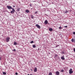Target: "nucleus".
<instances>
[{
  "label": "nucleus",
  "instance_id": "21",
  "mask_svg": "<svg viewBox=\"0 0 75 75\" xmlns=\"http://www.w3.org/2000/svg\"><path fill=\"white\" fill-rule=\"evenodd\" d=\"M64 71V70L63 69H62L61 70V72H63Z\"/></svg>",
  "mask_w": 75,
  "mask_h": 75
},
{
  "label": "nucleus",
  "instance_id": "19",
  "mask_svg": "<svg viewBox=\"0 0 75 75\" xmlns=\"http://www.w3.org/2000/svg\"><path fill=\"white\" fill-rule=\"evenodd\" d=\"M49 75H52V73L50 72L49 73Z\"/></svg>",
  "mask_w": 75,
  "mask_h": 75
},
{
  "label": "nucleus",
  "instance_id": "20",
  "mask_svg": "<svg viewBox=\"0 0 75 75\" xmlns=\"http://www.w3.org/2000/svg\"><path fill=\"white\" fill-rule=\"evenodd\" d=\"M12 51H15V52H16V49H14L12 50Z\"/></svg>",
  "mask_w": 75,
  "mask_h": 75
},
{
  "label": "nucleus",
  "instance_id": "32",
  "mask_svg": "<svg viewBox=\"0 0 75 75\" xmlns=\"http://www.w3.org/2000/svg\"><path fill=\"white\" fill-rule=\"evenodd\" d=\"M74 42H75V38H74Z\"/></svg>",
  "mask_w": 75,
  "mask_h": 75
},
{
  "label": "nucleus",
  "instance_id": "29",
  "mask_svg": "<svg viewBox=\"0 0 75 75\" xmlns=\"http://www.w3.org/2000/svg\"><path fill=\"white\" fill-rule=\"evenodd\" d=\"M73 34L74 35H75V32H74L73 33Z\"/></svg>",
  "mask_w": 75,
  "mask_h": 75
},
{
  "label": "nucleus",
  "instance_id": "22",
  "mask_svg": "<svg viewBox=\"0 0 75 75\" xmlns=\"http://www.w3.org/2000/svg\"><path fill=\"white\" fill-rule=\"evenodd\" d=\"M30 43L32 44V43H34V41H32L30 42Z\"/></svg>",
  "mask_w": 75,
  "mask_h": 75
},
{
  "label": "nucleus",
  "instance_id": "30",
  "mask_svg": "<svg viewBox=\"0 0 75 75\" xmlns=\"http://www.w3.org/2000/svg\"><path fill=\"white\" fill-rule=\"evenodd\" d=\"M74 52H75V48L74 49Z\"/></svg>",
  "mask_w": 75,
  "mask_h": 75
},
{
  "label": "nucleus",
  "instance_id": "10",
  "mask_svg": "<svg viewBox=\"0 0 75 75\" xmlns=\"http://www.w3.org/2000/svg\"><path fill=\"white\" fill-rule=\"evenodd\" d=\"M25 12H26V13H28L30 12V11H29V10L27 9L25 10Z\"/></svg>",
  "mask_w": 75,
  "mask_h": 75
},
{
  "label": "nucleus",
  "instance_id": "35",
  "mask_svg": "<svg viewBox=\"0 0 75 75\" xmlns=\"http://www.w3.org/2000/svg\"><path fill=\"white\" fill-rule=\"evenodd\" d=\"M62 54H64L65 53L64 52H62Z\"/></svg>",
  "mask_w": 75,
  "mask_h": 75
},
{
  "label": "nucleus",
  "instance_id": "25",
  "mask_svg": "<svg viewBox=\"0 0 75 75\" xmlns=\"http://www.w3.org/2000/svg\"><path fill=\"white\" fill-rule=\"evenodd\" d=\"M64 27L65 28H67V27H68V26H64Z\"/></svg>",
  "mask_w": 75,
  "mask_h": 75
},
{
  "label": "nucleus",
  "instance_id": "33",
  "mask_svg": "<svg viewBox=\"0 0 75 75\" xmlns=\"http://www.w3.org/2000/svg\"><path fill=\"white\" fill-rule=\"evenodd\" d=\"M30 7H31L32 6H31V4H30Z\"/></svg>",
  "mask_w": 75,
  "mask_h": 75
},
{
  "label": "nucleus",
  "instance_id": "4",
  "mask_svg": "<svg viewBox=\"0 0 75 75\" xmlns=\"http://www.w3.org/2000/svg\"><path fill=\"white\" fill-rule=\"evenodd\" d=\"M7 7L8 9H12L13 8L11 6H7Z\"/></svg>",
  "mask_w": 75,
  "mask_h": 75
},
{
  "label": "nucleus",
  "instance_id": "24",
  "mask_svg": "<svg viewBox=\"0 0 75 75\" xmlns=\"http://www.w3.org/2000/svg\"><path fill=\"white\" fill-rule=\"evenodd\" d=\"M64 13H67L68 12V11H66L64 12Z\"/></svg>",
  "mask_w": 75,
  "mask_h": 75
},
{
  "label": "nucleus",
  "instance_id": "11",
  "mask_svg": "<svg viewBox=\"0 0 75 75\" xmlns=\"http://www.w3.org/2000/svg\"><path fill=\"white\" fill-rule=\"evenodd\" d=\"M49 30L50 31H52V30H53V29H52V28H50L49 29Z\"/></svg>",
  "mask_w": 75,
  "mask_h": 75
},
{
  "label": "nucleus",
  "instance_id": "12",
  "mask_svg": "<svg viewBox=\"0 0 75 75\" xmlns=\"http://www.w3.org/2000/svg\"><path fill=\"white\" fill-rule=\"evenodd\" d=\"M13 45H17V42H14L13 43Z\"/></svg>",
  "mask_w": 75,
  "mask_h": 75
},
{
  "label": "nucleus",
  "instance_id": "1",
  "mask_svg": "<svg viewBox=\"0 0 75 75\" xmlns=\"http://www.w3.org/2000/svg\"><path fill=\"white\" fill-rule=\"evenodd\" d=\"M10 38L9 37H7L6 39V42H9V41H10Z\"/></svg>",
  "mask_w": 75,
  "mask_h": 75
},
{
  "label": "nucleus",
  "instance_id": "28",
  "mask_svg": "<svg viewBox=\"0 0 75 75\" xmlns=\"http://www.w3.org/2000/svg\"><path fill=\"white\" fill-rule=\"evenodd\" d=\"M15 74H16V75H18V73H17V72H16L15 73Z\"/></svg>",
  "mask_w": 75,
  "mask_h": 75
},
{
  "label": "nucleus",
  "instance_id": "26",
  "mask_svg": "<svg viewBox=\"0 0 75 75\" xmlns=\"http://www.w3.org/2000/svg\"><path fill=\"white\" fill-rule=\"evenodd\" d=\"M59 29H60L61 30V29L62 28H61V27H60L59 28Z\"/></svg>",
  "mask_w": 75,
  "mask_h": 75
},
{
  "label": "nucleus",
  "instance_id": "2",
  "mask_svg": "<svg viewBox=\"0 0 75 75\" xmlns=\"http://www.w3.org/2000/svg\"><path fill=\"white\" fill-rule=\"evenodd\" d=\"M12 10L11 11V14H13V13H14V12H15V10H14V8H12Z\"/></svg>",
  "mask_w": 75,
  "mask_h": 75
},
{
  "label": "nucleus",
  "instance_id": "3",
  "mask_svg": "<svg viewBox=\"0 0 75 75\" xmlns=\"http://www.w3.org/2000/svg\"><path fill=\"white\" fill-rule=\"evenodd\" d=\"M72 71V69L71 68L69 70V74H72V73H73V71Z\"/></svg>",
  "mask_w": 75,
  "mask_h": 75
},
{
  "label": "nucleus",
  "instance_id": "23",
  "mask_svg": "<svg viewBox=\"0 0 75 75\" xmlns=\"http://www.w3.org/2000/svg\"><path fill=\"white\" fill-rule=\"evenodd\" d=\"M57 56H58V55L57 54H56L54 56L55 57H57Z\"/></svg>",
  "mask_w": 75,
  "mask_h": 75
},
{
  "label": "nucleus",
  "instance_id": "17",
  "mask_svg": "<svg viewBox=\"0 0 75 75\" xmlns=\"http://www.w3.org/2000/svg\"><path fill=\"white\" fill-rule=\"evenodd\" d=\"M20 8H18L17 9V11H20Z\"/></svg>",
  "mask_w": 75,
  "mask_h": 75
},
{
  "label": "nucleus",
  "instance_id": "34",
  "mask_svg": "<svg viewBox=\"0 0 75 75\" xmlns=\"http://www.w3.org/2000/svg\"><path fill=\"white\" fill-rule=\"evenodd\" d=\"M13 7H15V6H13Z\"/></svg>",
  "mask_w": 75,
  "mask_h": 75
},
{
  "label": "nucleus",
  "instance_id": "8",
  "mask_svg": "<svg viewBox=\"0 0 75 75\" xmlns=\"http://www.w3.org/2000/svg\"><path fill=\"white\" fill-rule=\"evenodd\" d=\"M61 58L62 60H64L65 59V58H64V56L63 55V56H62L61 57Z\"/></svg>",
  "mask_w": 75,
  "mask_h": 75
},
{
  "label": "nucleus",
  "instance_id": "37",
  "mask_svg": "<svg viewBox=\"0 0 75 75\" xmlns=\"http://www.w3.org/2000/svg\"><path fill=\"white\" fill-rule=\"evenodd\" d=\"M31 71H33V69H31Z\"/></svg>",
  "mask_w": 75,
  "mask_h": 75
},
{
  "label": "nucleus",
  "instance_id": "27",
  "mask_svg": "<svg viewBox=\"0 0 75 75\" xmlns=\"http://www.w3.org/2000/svg\"><path fill=\"white\" fill-rule=\"evenodd\" d=\"M58 46H59V45H56V47H55V48H57V47H58Z\"/></svg>",
  "mask_w": 75,
  "mask_h": 75
},
{
  "label": "nucleus",
  "instance_id": "18",
  "mask_svg": "<svg viewBox=\"0 0 75 75\" xmlns=\"http://www.w3.org/2000/svg\"><path fill=\"white\" fill-rule=\"evenodd\" d=\"M38 13V11H36L34 13V14H37Z\"/></svg>",
  "mask_w": 75,
  "mask_h": 75
},
{
  "label": "nucleus",
  "instance_id": "7",
  "mask_svg": "<svg viewBox=\"0 0 75 75\" xmlns=\"http://www.w3.org/2000/svg\"><path fill=\"white\" fill-rule=\"evenodd\" d=\"M45 24H48V21L47 20H45L44 22Z\"/></svg>",
  "mask_w": 75,
  "mask_h": 75
},
{
  "label": "nucleus",
  "instance_id": "14",
  "mask_svg": "<svg viewBox=\"0 0 75 75\" xmlns=\"http://www.w3.org/2000/svg\"><path fill=\"white\" fill-rule=\"evenodd\" d=\"M3 74H4V75H6V73L5 72H3Z\"/></svg>",
  "mask_w": 75,
  "mask_h": 75
},
{
  "label": "nucleus",
  "instance_id": "6",
  "mask_svg": "<svg viewBox=\"0 0 75 75\" xmlns=\"http://www.w3.org/2000/svg\"><path fill=\"white\" fill-rule=\"evenodd\" d=\"M34 71L35 72H36L37 71V67H35L34 70Z\"/></svg>",
  "mask_w": 75,
  "mask_h": 75
},
{
  "label": "nucleus",
  "instance_id": "9",
  "mask_svg": "<svg viewBox=\"0 0 75 75\" xmlns=\"http://www.w3.org/2000/svg\"><path fill=\"white\" fill-rule=\"evenodd\" d=\"M56 75H59V71H57L56 72Z\"/></svg>",
  "mask_w": 75,
  "mask_h": 75
},
{
  "label": "nucleus",
  "instance_id": "15",
  "mask_svg": "<svg viewBox=\"0 0 75 75\" xmlns=\"http://www.w3.org/2000/svg\"><path fill=\"white\" fill-rule=\"evenodd\" d=\"M31 18H33V19L34 18V16H33V15H31Z\"/></svg>",
  "mask_w": 75,
  "mask_h": 75
},
{
  "label": "nucleus",
  "instance_id": "36",
  "mask_svg": "<svg viewBox=\"0 0 75 75\" xmlns=\"http://www.w3.org/2000/svg\"><path fill=\"white\" fill-rule=\"evenodd\" d=\"M1 57L0 58V60H1Z\"/></svg>",
  "mask_w": 75,
  "mask_h": 75
},
{
  "label": "nucleus",
  "instance_id": "13",
  "mask_svg": "<svg viewBox=\"0 0 75 75\" xmlns=\"http://www.w3.org/2000/svg\"><path fill=\"white\" fill-rule=\"evenodd\" d=\"M33 47V48H35L36 47V46L35 45H32Z\"/></svg>",
  "mask_w": 75,
  "mask_h": 75
},
{
  "label": "nucleus",
  "instance_id": "5",
  "mask_svg": "<svg viewBox=\"0 0 75 75\" xmlns=\"http://www.w3.org/2000/svg\"><path fill=\"white\" fill-rule=\"evenodd\" d=\"M35 26H36L37 27V28L40 29V28H41V27H40V26L38 24H36L35 25Z\"/></svg>",
  "mask_w": 75,
  "mask_h": 75
},
{
  "label": "nucleus",
  "instance_id": "16",
  "mask_svg": "<svg viewBox=\"0 0 75 75\" xmlns=\"http://www.w3.org/2000/svg\"><path fill=\"white\" fill-rule=\"evenodd\" d=\"M71 41H72V42H74V39H72L71 40Z\"/></svg>",
  "mask_w": 75,
  "mask_h": 75
},
{
  "label": "nucleus",
  "instance_id": "31",
  "mask_svg": "<svg viewBox=\"0 0 75 75\" xmlns=\"http://www.w3.org/2000/svg\"><path fill=\"white\" fill-rule=\"evenodd\" d=\"M27 75H32V74H30H30H28Z\"/></svg>",
  "mask_w": 75,
  "mask_h": 75
}]
</instances>
